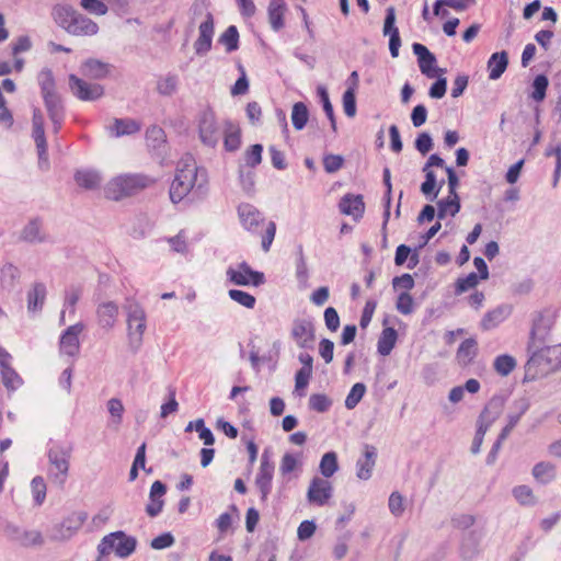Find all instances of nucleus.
Instances as JSON below:
<instances>
[{
    "label": "nucleus",
    "mask_w": 561,
    "mask_h": 561,
    "mask_svg": "<svg viewBox=\"0 0 561 561\" xmlns=\"http://www.w3.org/2000/svg\"><path fill=\"white\" fill-rule=\"evenodd\" d=\"M206 183V172L197 167L191 154H186L178 162L175 175L170 185V198L174 204L180 203L194 188H201Z\"/></svg>",
    "instance_id": "nucleus-1"
},
{
    "label": "nucleus",
    "mask_w": 561,
    "mask_h": 561,
    "mask_svg": "<svg viewBox=\"0 0 561 561\" xmlns=\"http://www.w3.org/2000/svg\"><path fill=\"white\" fill-rule=\"evenodd\" d=\"M531 352L525 365V379L536 380L561 368V343L528 347Z\"/></svg>",
    "instance_id": "nucleus-2"
},
{
    "label": "nucleus",
    "mask_w": 561,
    "mask_h": 561,
    "mask_svg": "<svg viewBox=\"0 0 561 561\" xmlns=\"http://www.w3.org/2000/svg\"><path fill=\"white\" fill-rule=\"evenodd\" d=\"M156 180L141 173H125L111 179L103 187L104 196L111 201L131 197L152 186Z\"/></svg>",
    "instance_id": "nucleus-3"
},
{
    "label": "nucleus",
    "mask_w": 561,
    "mask_h": 561,
    "mask_svg": "<svg viewBox=\"0 0 561 561\" xmlns=\"http://www.w3.org/2000/svg\"><path fill=\"white\" fill-rule=\"evenodd\" d=\"M238 215L242 226L252 233H261V245L264 252H268L276 233L274 221H266L262 214L250 204H242L238 208Z\"/></svg>",
    "instance_id": "nucleus-4"
},
{
    "label": "nucleus",
    "mask_w": 561,
    "mask_h": 561,
    "mask_svg": "<svg viewBox=\"0 0 561 561\" xmlns=\"http://www.w3.org/2000/svg\"><path fill=\"white\" fill-rule=\"evenodd\" d=\"M560 316L556 306L545 307L531 317L528 347H537L552 341V332Z\"/></svg>",
    "instance_id": "nucleus-5"
},
{
    "label": "nucleus",
    "mask_w": 561,
    "mask_h": 561,
    "mask_svg": "<svg viewBox=\"0 0 561 561\" xmlns=\"http://www.w3.org/2000/svg\"><path fill=\"white\" fill-rule=\"evenodd\" d=\"M137 541L124 531H114L103 537L98 546L101 557L108 556L112 551L119 558L129 557L136 549Z\"/></svg>",
    "instance_id": "nucleus-6"
},
{
    "label": "nucleus",
    "mask_w": 561,
    "mask_h": 561,
    "mask_svg": "<svg viewBox=\"0 0 561 561\" xmlns=\"http://www.w3.org/2000/svg\"><path fill=\"white\" fill-rule=\"evenodd\" d=\"M228 279L238 286H254L257 287L265 282L262 272L253 271L245 262L240 263L236 268L229 267L227 270Z\"/></svg>",
    "instance_id": "nucleus-7"
},
{
    "label": "nucleus",
    "mask_w": 561,
    "mask_h": 561,
    "mask_svg": "<svg viewBox=\"0 0 561 561\" xmlns=\"http://www.w3.org/2000/svg\"><path fill=\"white\" fill-rule=\"evenodd\" d=\"M333 495L332 483L324 478L314 477L309 484L307 491V500L310 504L324 506L329 503Z\"/></svg>",
    "instance_id": "nucleus-8"
},
{
    "label": "nucleus",
    "mask_w": 561,
    "mask_h": 561,
    "mask_svg": "<svg viewBox=\"0 0 561 561\" xmlns=\"http://www.w3.org/2000/svg\"><path fill=\"white\" fill-rule=\"evenodd\" d=\"M69 87L72 94L81 101H94L104 93L101 84L89 83L76 75L69 76Z\"/></svg>",
    "instance_id": "nucleus-9"
},
{
    "label": "nucleus",
    "mask_w": 561,
    "mask_h": 561,
    "mask_svg": "<svg viewBox=\"0 0 561 561\" xmlns=\"http://www.w3.org/2000/svg\"><path fill=\"white\" fill-rule=\"evenodd\" d=\"M48 459L55 478L62 484L69 470L70 449L55 445L48 451Z\"/></svg>",
    "instance_id": "nucleus-10"
},
{
    "label": "nucleus",
    "mask_w": 561,
    "mask_h": 561,
    "mask_svg": "<svg viewBox=\"0 0 561 561\" xmlns=\"http://www.w3.org/2000/svg\"><path fill=\"white\" fill-rule=\"evenodd\" d=\"M127 327L129 337L139 343L146 330V313L138 304L128 307Z\"/></svg>",
    "instance_id": "nucleus-11"
},
{
    "label": "nucleus",
    "mask_w": 561,
    "mask_h": 561,
    "mask_svg": "<svg viewBox=\"0 0 561 561\" xmlns=\"http://www.w3.org/2000/svg\"><path fill=\"white\" fill-rule=\"evenodd\" d=\"M198 130L201 140L205 145L214 147L217 144L219 129L215 114L211 111L203 112L199 118Z\"/></svg>",
    "instance_id": "nucleus-12"
},
{
    "label": "nucleus",
    "mask_w": 561,
    "mask_h": 561,
    "mask_svg": "<svg viewBox=\"0 0 561 561\" xmlns=\"http://www.w3.org/2000/svg\"><path fill=\"white\" fill-rule=\"evenodd\" d=\"M274 474V465L270 461L268 456L262 455L259 473L255 478V485L261 493L262 501H266L272 490V480Z\"/></svg>",
    "instance_id": "nucleus-13"
},
{
    "label": "nucleus",
    "mask_w": 561,
    "mask_h": 561,
    "mask_svg": "<svg viewBox=\"0 0 561 561\" xmlns=\"http://www.w3.org/2000/svg\"><path fill=\"white\" fill-rule=\"evenodd\" d=\"M32 136L35 141L39 160H47V141L45 137V130H44V116L41 112V110L35 108L33 111V117H32Z\"/></svg>",
    "instance_id": "nucleus-14"
},
{
    "label": "nucleus",
    "mask_w": 561,
    "mask_h": 561,
    "mask_svg": "<svg viewBox=\"0 0 561 561\" xmlns=\"http://www.w3.org/2000/svg\"><path fill=\"white\" fill-rule=\"evenodd\" d=\"M83 324L70 325L60 337V352L67 356H75L79 353V334L83 331Z\"/></svg>",
    "instance_id": "nucleus-15"
},
{
    "label": "nucleus",
    "mask_w": 561,
    "mask_h": 561,
    "mask_svg": "<svg viewBox=\"0 0 561 561\" xmlns=\"http://www.w3.org/2000/svg\"><path fill=\"white\" fill-rule=\"evenodd\" d=\"M376 447L365 444L363 447V457L356 461V477L360 480L370 479L376 465Z\"/></svg>",
    "instance_id": "nucleus-16"
},
{
    "label": "nucleus",
    "mask_w": 561,
    "mask_h": 561,
    "mask_svg": "<svg viewBox=\"0 0 561 561\" xmlns=\"http://www.w3.org/2000/svg\"><path fill=\"white\" fill-rule=\"evenodd\" d=\"M412 48L413 53L417 56L421 72L428 78H435L437 76V70L435 68V56L427 49L426 46L420 43L413 44Z\"/></svg>",
    "instance_id": "nucleus-17"
},
{
    "label": "nucleus",
    "mask_w": 561,
    "mask_h": 561,
    "mask_svg": "<svg viewBox=\"0 0 561 561\" xmlns=\"http://www.w3.org/2000/svg\"><path fill=\"white\" fill-rule=\"evenodd\" d=\"M291 336L299 347H308L314 340V330L310 321L296 320L293 324Z\"/></svg>",
    "instance_id": "nucleus-18"
},
{
    "label": "nucleus",
    "mask_w": 561,
    "mask_h": 561,
    "mask_svg": "<svg viewBox=\"0 0 561 561\" xmlns=\"http://www.w3.org/2000/svg\"><path fill=\"white\" fill-rule=\"evenodd\" d=\"M339 207L343 215L352 216L355 220L360 219L365 211V204L362 195L346 194L342 197Z\"/></svg>",
    "instance_id": "nucleus-19"
},
{
    "label": "nucleus",
    "mask_w": 561,
    "mask_h": 561,
    "mask_svg": "<svg viewBox=\"0 0 561 561\" xmlns=\"http://www.w3.org/2000/svg\"><path fill=\"white\" fill-rule=\"evenodd\" d=\"M167 492L165 485L157 480L151 484L149 493V503L146 506V512L150 517L157 516L163 508V496Z\"/></svg>",
    "instance_id": "nucleus-20"
},
{
    "label": "nucleus",
    "mask_w": 561,
    "mask_h": 561,
    "mask_svg": "<svg viewBox=\"0 0 561 561\" xmlns=\"http://www.w3.org/2000/svg\"><path fill=\"white\" fill-rule=\"evenodd\" d=\"M213 35L214 22L211 15L208 14L207 19L199 25V35L194 44L197 54H205L210 49Z\"/></svg>",
    "instance_id": "nucleus-21"
},
{
    "label": "nucleus",
    "mask_w": 561,
    "mask_h": 561,
    "mask_svg": "<svg viewBox=\"0 0 561 561\" xmlns=\"http://www.w3.org/2000/svg\"><path fill=\"white\" fill-rule=\"evenodd\" d=\"M99 32V25L90 18L78 13L69 27L70 35L73 36H93Z\"/></svg>",
    "instance_id": "nucleus-22"
},
{
    "label": "nucleus",
    "mask_w": 561,
    "mask_h": 561,
    "mask_svg": "<svg viewBox=\"0 0 561 561\" xmlns=\"http://www.w3.org/2000/svg\"><path fill=\"white\" fill-rule=\"evenodd\" d=\"M98 323L105 330L114 327L118 317V306L112 301L101 304L96 309Z\"/></svg>",
    "instance_id": "nucleus-23"
},
{
    "label": "nucleus",
    "mask_w": 561,
    "mask_h": 561,
    "mask_svg": "<svg viewBox=\"0 0 561 561\" xmlns=\"http://www.w3.org/2000/svg\"><path fill=\"white\" fill-rule=\"evenodd\" d=\"M78 13L76 9L68 4H56L51 11L54 21L67 33H69V27L72 25Z\"/></svg>",
    "instance_id": "nucleus-24"
},
{
    "label": "nucleus",
    "mask_w": 561,
    "mask_h": 561,
    "mask_svg": "<svg viewBox=\"0 0 561 561\" xmlns=\"http://www.w3.org/2000/svg\"><path fill=\"white\" fill-rule=\"evenodd\" d=\"M140 123L133 118H115L108 127L110 134L115 137L128 136L138 133Z\"/></svg>",
    "instance_id": "nucleus-25"
},
{
    "label": "nucleus",
    "mask_w": 561,
    "mask_h": 561,
    "mask_svg": "<svg viewBox=\"0 0 561 561\" xmlns=\"http://www.w3.org/2000/svg\"><path fill=\"white\" fill-rule=\"evenodd\" d=\"M508 66V56L506 51L494 53L488 60L489 79H499Z\"/></svg>",
    "instance_id": "nucleus-26"
},
{
    "label": "nucleus",
    "mask_w": 561,
    "mask_h": 561,
    "mask_svg": "<svg viewBox=\"0 0 561 561\" xmlns=\"http://www.w3.org/2000/svg\"><path fill=\"white\" fill-rule=\"evenodd\" d=\"M286 7L284 0H270L267 14L268 22L274 31H279L284 27Z\"/></svg>",
    "instance_id": "nucleus-27"
},
{
    "label": "nucleus",
    "mask_w": 561,
    "mask_h": 561,
    "mask_svg": "<svg viewBox=\"0 0 561 561\" xmlns=\"http://www.w3.org/2000/svg\"><path fill=\"white\" fill-rule=\"evenodd\" d=\"M44 103L47 108L49 118L54 124V130H55V133H57L61 128L64 117H65L64 107H62L60 98L58 95L53 96V98H47V99H44Z\"/></svg>",
    "instance_id": "nucleus-28"
},
{
    "label": "nucleus",
    "mask_w": 561,
    "mask_h": 561,
    "mask_svg": "<svg viewBox=\"0 0 561 561\" xmlns=\"http://www.w3.org/2000/svg\"><path fill=\"white\" fill-rule=\"evenodd\" d=\"M82 75L91 79H103L110 73V65L98 59L90 58L81 66Z\"/></svg>",
    "instance_id": "nucleus-29"
},
{
    "label": "nucleus",
    "mask_w": 561,
    "mask_h": 561,
    "mask_svg": "<svg viewBox=\"0 0 561 561\" xmlns=\"http://www.w3.org/2000/svg\"><path fill=\"white\" fill-rule=\"evenodd\" d=\"M478 353V343L473 337L466 339L457 350V359L467 366L472 363Z\"/></svg>",
    "instance_id": "nucleus-30"
},
{
    "label": "nucleus",
    "mask_w": 561,
    "mask_h": 561,
    "mask_svg": "<svg viewBox=\"0 0 561 561\" xmlns=\"http://www.w3.org/2000/svg\"><path fill=\"white\" fill-rule=\"evenodd\" d=\"M398 340V333L393 328H385L378 339L377 348L378 353L387 356L393 350Z\"/></svg>",
    "instance_id": "nucleus-31"
},
{
    "label": "nucleus",
    "mask_w": 561,
    "mask_h": 561,
    "mask_svg": "<svg viewBox=\"0 0 561 561\" xmlns=\"http://www.w3.org/2000/svg\"><path fill=\"white\" fill-rule=\"evenodd\" d=\"M224 135V146L228 151H236L241 145V129L238 125L227 122Z\"/></svg>",
    "instance_id": "nucleus-32"
},
{
    "label": "nucleus",
    "mask_w": 561,
    "mask_h": 561,
    "mask_svg": "<svg viewBox=\"0 0 561 561\" xmlns=\"http://www.w3.org/2000/svg\"><path fill=\"white\" fill-rule=\"evenodd\" d=\"M533 476L540 483H549L556 478V466L549 461H540L534 466Z\"/></svg>",
    "instance_id": "nucleus-33"
},
{
    "label": "nucleus",
    "mask_w": 561,
    "mask_h": 561,
    "mask_svg": "<svg viewBox=\"0 0 561 561\" xmlns=\"http://www.w3.org/2000/svg\"><path fill=\"white\" fill-rule=\"evenodd\" d=\"M438 218H445L447 215L455 216L460 210V202L458 194H448L447 198L442 199L437 204Z\"/></svg>",
    "instance_id": "nucleus-34"
},
{
    "label": "nucleus",
    "mask_w": 561,
    "mask_h": 561,
    "mask_svg": "<svg viewBox=\"0 0 561 561\" xmlns=\"http://www.w3.org/2000/svg\"><path fill=\"white\" fill-rule=\"evenodd\" d=\"M507 316L508 311L503 307L491 310L483 317L481 321V328L485 331L492 330L502 323L507 318Z\"/></svg>",
    "instance_id": "nucleus-35"
},
{
    "label": "nucleus",
    "mask_w": 561,
    "mask_h": 561,
    "mask_svg": "<svg viewBox=\"0 0 561 561\" xmlns=\"http://www.w3.org/2000/svg\"><path fill=\"white\" fill-rule=\"evenodd\" d=\"M75 179L77 184L85 190H94L101 183L100 174L91 170L78 171Z\"/></svg>",
    "instance_id": "nucleus-36"
},
{
    "label": "nucleus",
    "mask_w": 561,
    "mask_h": 561,
    "mask_svg": "<svg viewBox=\"0 0 561 561\" xmlns=\"http://www.w3.org/2000/svg\"><path fill=\"white\" fill-rule=\"evenodd\" d=\"M319 469L324 479L331 478L339 470L336 453H325L320 460Z\"/></svg>",
    "instance_id": "nucleus-37"
},
{
    "label": "nucleus",
    "mask_w": 561,
    "mask_h": 561,
    "mask_svg": "<svg viewBox=\"0 0 561 561\" xmlns=\"http://www.w3.org/2000/svg\"><path fill=\"white\" fill-rule=\"evenodd\" d=\"M409 259L408 267L413 268L419 263L416 253L411 254V249L405 244H400L396 250L394 263L398 266L403 265Z\"/></svg>",
    "instance_id": "nucleus-38"
},
{
    "label": "nucleus",
    "mask_w": 561,
    "mask_h": 561,
    "mask_svg": "<svg viewBox=\"0 0 561 561\" xmlns=\"http://www.w3.org/2000/svg\"><path fill=\"white\" fill-rule=\"evenodd\" d=\"M308 118L309 112L306 104L302 102L295 103L291 111L293 126L297 130H301L306 126Z\"/></svg>",
    "instance_id": "nucleus-39"
},
{
    "label": "nucleus",
    "mask_w": 561,
    "mask_h": 561,
    "mask_svg": "<svg viewBox=\"0 0 561 561\" xmlns=\"http://www.w3.org/2000/svg\"><path fill=\"white\" fill-rule=\"evenodd\" d=\"M46 297V288L43 284H35L32 291L27 296L28 310L35 311L41 309Z\"/></svg>",
    "instance_id": "nucleus-40"
},
{
    "label": "nucleus",
    "mask_w": 561,
    "mask_h": 561,
    "mask_svg": "<svg viewBox=\"0 0 561 561\" xmlns=\"http://www.w3.org/2000/svg\"><path fill=\"white\" fill-rule=\"evenodd\" d=\"M423 171L425 172V181L421 185V192L425 196L432 195V199H434L439 193L440 185L437 186L436 176L432 170L423 168Z\"/></svg>",
    "instance_id": "nucleus-41"
},
{
    "label": "nucleus",
    "mask_w": 561,
    "mask_h": 561,
    "mask_svg": "<svg viewBox=\"0 0 561 561\" xmlns=\"http://www.w3.org/2000/svg\"><path fill=\"white\" fill-rule=\"evenodd\" d=\"M493 367L499 375L507 376L516 367V360L511 355H500L494 359Z\"/></svg>",
    "instance_id": "nucleus-42"
},
{
    "label": "nucleus",
    "mask_w": 561,
    "mask_h": 561,
    "mask_svg": "<svg viewBox=\"0 0 561 561\" xmlns=\"http://www.w3.org/2000/svg\"><path fill=\"white\" fill-rule=\"evenodd\" d=\"M0 374L2 377V382L7 389L14 390L22 385V378L11 367V365L0 368Z\"/></svg>",
    "instance_id": "nucleus-43"
},
{
    "label": "nucleus",
    "mask_w": 561,
    "mask_h": 561,
    "mask_svg": "<svg viewBox=\"0 0 561 561\" xmlns=\"http://www.w3.org/2000/svg\"><path fill=\"white\" fill-rule=\"evenodd\" d=\"M228 296L230 297L231 300L248 309L254 308L256 302V299L253 295L240 289H230L228 291Z\"/></svg>",
    "instance_id": "nucleus-44"
},
{
    "label": "nucleus",
    "mask_w": 561,
    "mask_h": 561,
    "mask_svg": "<svg viewBox=\"0 0 561 561\" xmlns=\"http://www.w3.org/2000/svg\"><path fill=\"white\" fill-rule=\"evenodd\" d=\"M83 524V518L77 517L76 519L68 518L60 525V535L56 536V539H67L71 537Z\"/></svg>",
    "instance_id": "nucleus-45"
},
{
    "label": "nucleus",
    "mask_w": 561,
    "mask_h": 561,
    "mask_svg": "<svg viewBox=\"0 0 561 561\" xmlns=\"http://www.w3.org/2000/svg\"><path fill=\"white\" fill-rule=\"evenodd\" d=\"M549 85L548 78L543 75H538L533 82L531 98L536 102H541L546 98V91Z\"/></svg>",
    "instance_id": "nucleus-46"
},
{
    "label": "nucleus",
    "mask_w": 561,
    "mask_h": 561,
    "mask_svg": "<svg viewBox=\"0 0 561 561\" xmlns=\"http://www.w3.org/2000/svg\"><path fill=\"white\" fill-rule=\"evenodd\" d=\"M220 43L226 46L227 51L238 48L239 33L236 26H229L220 36Z\"/></svg>",
    "instance_id": "nucleus-47"
},
{
    "label": "nucleus",
    "mask_w": 561,
    "mask_h": 561,
    "mask_svg": "<svg viewBox=\"0 0 561 561\" xmlns=\"http://www.w3.org/2000/svg\"><path fill=\"white\" fill-rule=\"evenodd\" d=\"M513 495L522 505H533L536 503V496L528 485H518L513 489Z\"/></svg>",
    "instance_id": "nucleus-48"
},
{
    "label": "nucleus",
    "mask_w": 561,
    "mask_h": 561,
    "mask_svg": "<svg viewBox=\"0 0 561 561\" xmlns=\"http://www.w3.org/2000/svg\"><path fill=\"white\" fill-rule=\"evenodd\" d=\"M41 89L43 99L57 96L55 92V80L51 71H43L41 73Z\"/></svg>",
    "instance_id": "nucleus-49"
},
{
    "label": "nucleus",
    "mask_w": 561,
    "mask_h": 561,
    "mask_svg": "<svg viewBox=\"0 0 561 561\" xmlns=\"http://www.w3.org/2000/svg\"><path fill=\"white\" fill-rule=\"evenodd\" d=\"M366 392V386L362 382L355 383L345 399V407L354 409Z\"/></svg>",
    "instance_id": "nucleus-50"
},
{
    "label": "nucleus",
    "mask_w": 561,
    "mask_h": 561,
    "mask_svg": "<svg viewBox=\"0 0 561 561\" xmlns=\"http://www.w3.org/2000/svg\"><path fill=\"white\" fill-rule=\"evenodd\" d=\"M80 7L90 14L100 16L105 15L108 11L107 5L101 0H81Z\"/></svg>",
    "instance_id": "nucleus-51"
},
{
    "label": "nucleus",
    "mask_w": 561,
    "mask_h": 561,
    "mask_svg": "<svg viewBox=\"0 0 561 561\" xmlns=\"http://www.w3.org/2000/svg\"><path fill=\"white\" fill-rule=\"evenodd\" d=\"M263 147L260 144L252 145L244 153L245 164L250 168L257 167L262 161Z\"/></svg>",
    "instance_id": "nucleus-52"
},
{
    "label": "nucleus",
    "mask_w": 561,
    "mask_h": 561,
    "mask_svg": "<svg viewBox=\"0 0 561 561\" xmlns=\"http://www.w3.org/2000/svg\"><path fill=\"white\" fill-rule=\"evenodd\" d=\"M546 156H554L556 157V169L553 173L552 186L556 187L561 178V144H558L556 147H550L546 150Z\"/></svg>",
    "instance_id": "nucleus-53"
},
{
    "label": "nucleus",
    "mask_w": 561,
    "mask_h": 561,
    "mask_svg": "<svg viewBox=\"0 0 561 561\" xmlns=\"http://www.w3.org/2000/svg\"><path fill=\"white\" fill-rule=\"evenodd\" d=\"M178 79L175 76H167L158 81L157 89L160 94L171 95L175 92Z\"/></svg>",
    "instance_id": "nucleus-54"
},
{
    "label": "nucleus",
    "mask_w": 561,
    "mask_h": 561,
    "mask_svg": "<svg viewBox=\"0 0 561 561\" xmlns=\"http://www.w3.org/2000/svg\"><path fill=\"white\" fill-rule=\"evenodd\" d=\"M343 111L347 117L356 115V92L345 90L343 98Z\"/></svg>",
    "instance_id": "nucleus-55"
},
{
    "label": "nucleus",
    "mask_w": 561,
    "mask_h": 561,
    "mask_svg": "<svg viewBox=\"0 0 561 561\" xmlns=\"http://www.w3.org/2000/svg\"><path fill=\"white\" fill-rule=\"evenodd\" d=\"M480 276L476 273H469L467 276L458 278L456 283V291L465 293L471 288H474L479 283Z\"/></svg>",
    "instance_id": "nucleus-56"
},
{
    "label": "nucleus",
    "mask_w": 561,
    "mask_h": 561,
    "mask_svg": "<svg viewBox=\"0 0 561 561\" xmlns=\"http://www.w3.org/2000/svg\"><path fill=\"white\" fill-rule=\"evenodd\" d=\"M396 307H397V310L402 314L412 313L413 308H414V301H413L412 296L408 293H401L398 296Z\"/></svg>",
    "instance_id": "nucleus-57"
},
{
    "label": "nucleus",
    "mask_w": 561,
    "mask_h": 561,
    "mask_svg": "<svg viewBox=\"0 0 561 561\" xmlns=\"http://www.w3.org/2000/svg\"><path fill=\"white\" fill-rule=\"evenodd\" d=\"M41 226L36 220L31 221L23 230L22 238L25 241L34 242L42 240Z\"/></svg>",
    "instance_id": "nucleus-58"
},
{
    "label": "nucleus",
    "mask_w": 561,
    "mask_h": 561,
    "mask_svg": "<svg viewBox=\"0 0 561 561\" xmlns=\"http://www.w3.org/2000/svg\"><path fill=\"white\" fill-rule=\"evenodd\" d=\"M309 404L312 410L324 412L330 408L331 401L325 394L318 393L310 397Z\"/></svg>",
    "instance_id": "nucleus-59"
},
{
    "label": "nucleus",
    "mask_w": 561,
    "mask_h": 561,
    "mask_svg": "<svg viewBox=\"0 0 561 561\" xmlns=\"http://www.w3.org/2000/svg\"><path fill=\"white\" fill-rule=\"evenodd\" d=\"M323 317L328 330H330L331 332H335L340 327V317L335 308L328 307L324 310Z\"/></svg>",
    "instance_id": "nucleus-60"
},
{
    "label": "nucleus",
    "mask_w": 561,
    "mask_h": 561,
    "mask_svg": "<svg viewBox=\"0 0 561 561\" xmlns=\"http://www.w3.org/2000/svg\"><path fill=\"white\" fill-rule=\"evenodd\" d=\"M32 492L37 504H42L46 496V484L42 477H35L32 480Z\"/></svg>",
    "instance_id": "nucleus-61"
},
{
    "label": "nucleus",
    "mask_w": 561,
    "mask_h": 561,
    "mask_svg": "<svg viewBox=\"0 0 561 561\" xmlns=\"http://www.w3.org/2000/svg\"><path fill=\"white\" fill-rule=\"evenodd\" d=\"M343 158L339 154H328L323 158L324 170L329 173L339 171L343 165Z\"/></svg>",
    "instance_id": "nucleus-62"
},
{
    "label": "nucleus",
    "mask_w": 561,
    "mask_h": 561,
    "mask_svg": "<svg viewBox=\"0 0 561 561\" xmlns=\"http://www.w3.org/2000/svg\"><path fill=\"white\" fill-rule=\"evenodd\" d=\"M334 343L329 339H322L319 343V354L327 364L333 360Z\"/></svg>",
    "instance_id": "nucleus-63"
},
{
    "label": "nucleus",
    "mask_w": 561,
    "mask_h": 561,
    "mask_svg": "<svg viewBox=\"0 0 561 561\" xmlns=\"http://www.w3.org/2000/svg\"><path fill=\"white\" fill-rule=\"evenodd\" d=\"M389 510L394 516H401L403 514V497L399 492L391 493L389 497Z\"/></svg>",
    "instance_id": "nucleus-64"
}]
</instances>
